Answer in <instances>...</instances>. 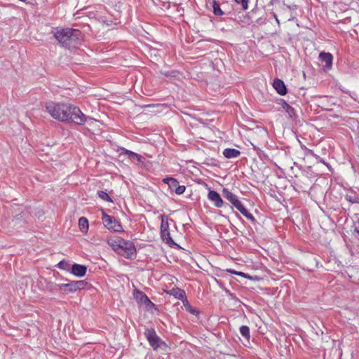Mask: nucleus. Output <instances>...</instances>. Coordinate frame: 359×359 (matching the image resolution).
<instances>
[{
  "instance_id": "obj_4",
  "label": "nucleus",
  "mask_w": 359,
  "mask_h": 359,
  "mask_svg": "<svg viewBox=\"0 0 359 359\" xmlns=\"http://www.w3.org/2000/svg\"><path fill=\"white\" fill-rule=\"evenodd\" d=\"M144 334L154 351H157L158 348L165 349L167 348L165 342L157 335L154 328L146 329Z\"/></svg>"
},
{
  "instance_id": "obj_26",
  "label": "nucleus",
  "mask_w": 359,
  "mask_h": 359,
  "mask_svg": "<svg viewBox=\"0 0 359 359\" xmlns=\"http://www.w3.org/2000/svg\"><path fill=\"white\" fill-rule=\"evenodd\" d=\"M130 159L136 160L138 163H143L145 160V158L142 156L135 152H134L133 154H132V156L130 157Z\"/></svg>"
},
{
  "instance_id": "obj_19",
  "label": "nucleus",
  "mask_w": 359,
  "mask_h": 359,
  "mask_svg": "<svg viewBox=\"0 0 359 359\" xmlns=\"http://www.w3.org/2000/svg\"><path fill=\"white\" fill-rule=\"evenodd\" d=\"M79 226L81 232L86 233L88 230V221L84 217H81L79 219Z\"/></svg>"
},
{
  "instance_id": "obj_20",
  "label": "nucleus",
  "mask_w": 359,
  "mask_h": 359,
  "mask_svg": "<svg viewBox=\"0 0 359 359\" xmlns=\"http://www.w3.org/2000/svg\"><path fill=\"white\" fill-rule=\"evenodd\" d=\"M182 303L187 311L195 316H198L199 314V311L194 309V307H192L191 304L189 303L187 298L185 299L182 302Z\"/></svg>"
},
{
  "instance_id": "obj_13",
  "label": "nucleus",
  "mask_w": 359,
  "mask_h": 359,
  "mask_svg": "<svg viewBox=\"0 0 359 359\" xmlns=\"http://www.w3.org/2000/svg\"><path fill=\"white\" fill-rule=\"evenodd\" d=\"M168 294L174 296L175 298L181 300L182 302H183L185 299H187L186 293H185L184 290L182 289L178 288V287H175V288L171 289L168 292Z\"/></svg>"
},
{
  "instance_id": "obj_5",
  "label": "nucleus",
  "mask_w": 359,
  "mask_h": 359,
  "mask_svg": "<svg viewBox=\"0 0 359 359\" xmlns=\"http://www.w3.org/2000/svg\"><path fill=\"white\" fill-rule=\"evenodd\" d=\"M102 221L104 226L109 231L114 232H123V229L121 222L114 216H111L102 211Z\"/></svg>"
},
{
  "instance_id": "obj_22",
  "label": "nucleus",
  "mask_w": 359,
  "mask_h": 359,
  "mask_svg": "<svg viewBox=\"0 0 359 359\" xmlns=\"http://www.w3.org/2000/svg\"><path fill=\"white\" fill-rule=\"evenodd\" d=\"M212 8H213V13L215 15L222 16L224 15V12L222 11L219 4L215 0L212 2Z\"/></svg>"
},
{
  "instance_id": "obj_1",
  "label": "nucleus",
  "mask_w": 359,
  "mask_h": 359,
  "mask_svg": "<svg viewBox=\"0 0 359 359\" xmlns=\"http://www.w3.org/2000/svg\"><path fill=\"white\" fill-rule=\"evenodd\" d=\"M46 108L53 118L62 122L71 121L75 124L83 125L88 120H93L83 114L79 107L71 104L50 102Z\"/></svg>"
},
{
  "instance_id": "obj_15",
  "label": "nucleus",
  "mask_w": 359,
  "mask_h": 359,
  "mask_svg": "<svg viewBox=\"0 0 359 359\" xmlns=\"http://www.w3.org/2000/svg\"><path fill=\"white\" fill-rule=\"evenodd\" d=\"M223 155L226 158H237L241 155V151L233 148H226L223 151Z\"/></svg>"
},
{
  "instance_id": "obj_21",
  "label": "nucleus",
  "mask_w": 359,
  "mask_h": 359,
  "mask_svg": "<svg viewBox=\"0 0 359 359\" xmlns=\"http://www.w3.org/2000/svg\"><path fill=\"white\" fill-rule=\"evenodd\" d=\"M239 331L241 334L248 341H250V328L247 325H242L239 328Z\"/></svg>"
},
{
  "instance_id": "obj_27",
  "label": "nucleus",
  "mask_w": 359,
  "mask_h": 359,
  "mask_svg": "<svg viewBox=\"0 0 359 359\" xmlns=\"http://www.w3.org/2000/svg\"><path fill=\"white\" fill-rule=\"evenodd\" d=\"M304 150H305V155L311 156L314 157L316 159L320 158V156L318 155H317L316 154H315L313 150H311L306 147H304Z\"/></svg>"
},
{
  "instance_id": "obj_14",
  "label": "nucleus",
  "mask_w": 359,
  "mask_h": 359,
  "mask_svg": "<svg viewBox=\"0 0 359 359\" xmlns=\"http://www.w3.org/2000/svg\"><path fill=\"white\" fill-rule=\"evenodd\" d=\"M123 239L120 237H116L114 238H109L107 241V243L109 245H110L112 249L118 252H120L121 247V241H123Z\"/></svg>"
},
{
  "instance_id": "obj_33",
  "label": "nucleus",
  "mask_w": 359,
  "mask_h": 359,
  "mask_svg": "<svg viewBox=\"0 0 359 359\" xmlns=\"http://www.w3.org/2000/svg\"><path fill=\"white\" fill-rule=\"evenodd\" d=\"M318 162L325 165L327 168H330L329 163H326L321 157L320 158L316 159Z\"/></svg>"
},
{
  "instance_id": "obj_7",
  "label": "nucleus",
  "mask_w": 359,
  "mask_h": 359,
  "mask_svg": "<svg viewBox=\"0 0 359 359\" xmlns=\"http://www.w3.org/2000/svg\"><path fill=\"white\" fill-rule=\"evenodd\" d=\"M133 297L138 304L144 305L147 309H151L156 306L144 292L137 289L134 290Z\"/></svg>"
},
{
  "instance_id": "obj_17",
  "label": "nucleus",
  "mask_w": 359,
  "mask_h": 359,
  "mask_svg": "<svg viewBox=\"0 0 359 359\" xmlns=\"http://www.w3.org/2000/svg\"><path fill=\"white\" fill-rule=\"evenodd\" d=\"M278 103V104L281 105V107L285 110V111L291 118L294 116V109L289 104H287L285 100L279 99Z\"/></svg>"
},
{
  "instance_id": "obj_24",
  "label": "nucleus",
  "mask_w": 359,
  "mask_h": 359,
  "mask_svg": "<svg viewBox=\"0 0 359 359\" xmlns=\"http://www.w3.org/2000/svg\"><path fill=\"white\" fill-rule=\"evenodd\" d=\"M57 267L60 269L69 271L71 270L70 264L66 260H62L57 264Z\"/></svg>"
},
{
  "instance_id": "obj_3",
  "label": "nucleus",
  "mask_w": 359,
  "mask_h": 359,
  "mask_svg": "<svg viewBox=\"0 0 359 359\" xmlns=\"http://www.w3.org/2000/svg\"><path fill=\"white\" fill-rule=\"evenodd\" d=\"M223 196L228 200L243 216L247 219L255 222V217L244 207L243 204L240 201L238 197L231 192L228 189L224 188L222 190Z\"/></svg>"
},
{
  "instance_id": "obj_29",
  "label": "nucleus",
  "mask_w": 359,
  "mask_h": 359,
  "mask_svg": "<svg viewBox=\"0 0 359 359\" xmlns=\"http://www.w3.org/2000/svg\"><path fill=\"white\" fill-rule=\"evenodd\" d=\"M169 230V225L168 220H165L164 218H162L161 224V231Z\"/></svg>"
},
{
  "instance_id": "obj_12",
  "label": "nucleus",
  "mask_w": 359,
  "mask_h": 359,
  "mask_svg": "<svg viewBox=\"0 0 359 359\" xmlns=\"http://www.w3.org/2000/svg\"><path fill=\"white\" fill-rule=\"evenodd\" d=\"M319 58L322 62L325 63V67L328 69L332 67L333 56L330 53L322 52L319 55Z\"/></svg>"
},
{
  "instance_id": "obj_10",
  "label": "nucleus",
  "mask_w": 359,
  "mask_h": 359,
  "mask_svg": "<svg viewBox=\"0 0 359 359\" xmlns=\"http://www.w3.org/2000/svg\"><path fill=\"white\" fill-rule=\"evenodd\" d=\"M273 87L280 95H286L287 90L284 82L280 79H275L273 82Z\"/></svg>"
},
{
  "instance_id": "obj_35",
  "label": "nucleus",
  "mask_w": 359,
  "mask_h": 359,
  "mask_svg": "<svg viewBox=\"0 0 359 359\" xmlns=\"http://www.w3.org/2000/svg\"><path fill=\"white\" fill-rule=\"evenodd\" d=\"M274 17H275V18H276V21L277 22V23H278V24H279V23H280V22H279V20H278V18H277V15H274Z\"/></svg>"
},
{
  "instance_id": "obj_31",
  "label": "nucleus",
  "mask_w": 359,
  "mask_h": 359,
  "mask_svg": "<svg viewBox=\"0 0 359 359\" xmlns=\"http://www.w3.org/2000/svg\"><path fill=\"white\" fill-rule=\"evenodd\" d=\"M236 275L238 276H241V277L249 279V280H254V278L251 276H250L248 273L241 272V271L238 272L236 273Z\"/></svg>"
},
{
  "instance_id": "obj_30",
  "label": "nucleus",
  "mask_w": 359,
  "mask_h": 359,
  "mask_svg": "<svg viewBox=\"0 0 359 359\" xmlns=\"http://www.w3.org/2000/svg\"><path fill=\"white\" fill-rule=\"evenodd\" d=\"M186 187L184 185H179L176 187V189L175 191V194L180 195L182 194L185 191Z\"/></svg>"
},
{
  "instance_id": "obj_9",
  "label": "nucleus",
  "mask_w": 359,
  "mask_h": 359,
  "mask_svg": "<svg viewBox=\"0 0 359 359\" xmlns=\"http://www.w3.org/2000/svg\"><path fill=\"white\" fill-rule=\"evenodd\" d=\"M60 290L63 292L64 294H68L76 292L74 281H71L68 283L57 284L54 286L53 291Z\"/></svg>"
},
{
  "instance_id": "obj_34",
  "label": "nucleus",
  "mask_w": 359,
  "mask_h": 359,
  "mask_svg": "<svg viewBox=\"0 0 359 359\" xmlns=\"http://www.w3.org/2000/svg\"><path fill=\"white\" fill-rule=\"evenodd\" d=\"M232 274H235L236 275V273L238 272V271H234V270H229V271Z\"/></svg>"
},
{
  "instance_id": "obj_8",
  "label": "nucleus",
  "mask_w": 359,
  "mask_h": 359,
  "mask_svg": "<svg viewBox=\"0 0 359 359\" xmlns=\"http://www.w3.org/2000/svg\"><path fill=\"white\" fill-rule=\"evenodd\" d=\"M208 198L215 207L221 208L224 205V202L220 195L215 190H210L208 194Z\"/></svg>"
},
{
  "instance_id": "obj_16",
  "label": "nucleus",
  "mask_w": 359,
  "mask_h": 359,
  "mask_svg": "<svg viewBox=\"0 0 359 359\" xmlns=\"http://www.w3.org/2000/svg\"><path fill=\"white\" fill-rule=\"evenodd\" d=\"M161 236L163 241H165V243H167L169 246H178L171 238L169 230L161 231Z\"/></svg>"
},
{
  "instance_id": "obj_32",
  "label": "nucleus",
  "mask_w": 359,
  "mask_h": 359,
  "mask_svg": "<svg viewBox=\"0 0 359 359\" xmlns=\"http://www.w3.org/2000/svg\"><path fill=\"white\" fill-rule=\"evenodd\" d=\"M123 154H124L125 155H127L129 158L130 156H132V154H133V153H134L133 151L128 150L124 148L123 149Z\"/></svg>"
},
{
  "instance_id": "obj_6",
  "label": "nucleus",
  "mask_w": 359,
  "mask_h": 359,
  "mask_svg": "<svg viewBox=\"0 0 359 359\" xmlns=\"http://www.w3.org/2000/svg\"><path fill=\"white\" fill-rule=\"evenodd\" d=\"M121 251L123 252V256H125L127 259H133L136 257V248L134 243L130 241H126L123 239V241H121Z\"/></svg>"
},
{
  "instance_id": "obj_28",
  "label": "nucleus",
  "mask_w": 359,
  "mask_h": 359,
  "mask_svg": "<svg viewBox=\"0 0 359 359\" xmlns=\"http://www.w3.org/2000/svg\"><path fill=\"white\" fill-rule=\"evenodd\" d=\"M238 4H241L243 10L248 8L250 0H234Z\"/></svg>"
},
{
  "instance_id": "obj_11",
  "label": "nucleus",
  "mask_w": 359,
  "mask_h": 359,
  "mask_svg": "<svg viewBox=\"0 0 359 359\" xmlns=\"http://www.w3.org/2000/svg\"><path fill=\"white\" fill-rule=\"evenodd\" d=\"M87 268L84 265L74 264L71 266V273L77 277H83L86 275Z\"/></svg>"
},
{
  "instance_id": "obj_2",
  "label": "nucleus",
  "mask_w": 359,
  "mask_h": 359,
  "mask_svg": "<svg viewBox=\"0 0 359 359\" xmlns=\"http://www.w3.org/2000/svg\"><path fill=\"white\" fill-rule=\"evenodd\" d=\"M53 36L61 46L71 49L76 48L81 43V31L72 28L57 27L53 30Z\"/></svg>"
},
{
  "instance_id": "obj_23",
  "label": "nucleus",
  "mask_w": 359,
  "mask_h": 359,
  "mask_svg": "<svg viewBox=\"0 0 359 359\" xmlns=\"http://www.w3.org/2000/svg\"><path fill=\"white\" fill-rule=\"evenodd\" d=\"M76 292L77 290H80L82 289H84L86 286L87 285L88 283L86 280H75L74 281Z\"/></svg>"
},
{
  "instance_id": "obj_18",
  "label": "nucleus",
  "mask_w": 359,
  "mask_h": 359,
  "mask_svg": "<svg viewBox=\"0 0 359 359\" xmlns=\"http://www.w3.org/2000/svg\"><path fill=\"white\" fill-rule=\"evenodd\" d=\"M163 182L165 184H167L168 185L169 188L173 191H175L176 187H177L179 184L178 181L175 178H173V177L164 178L163 180Z\"/></svg>"
},
{
  "instance_id": "obj_25",
  "label": "nucleus",
  "mask_w": 359,
  "mask_h": 359,
  "mask_svg": "<svg viewBox=\"0 0 359 359\" xmlns=\"http://www.w3.org/2000/svg\"><path fill=\"white\" fill-rule=\"evenodd\" d=\"M98 196L105 201H111L110 196L104 191H99L97 192Z\"/></svg>"
}]
</instances>
